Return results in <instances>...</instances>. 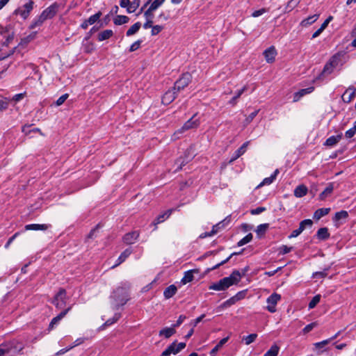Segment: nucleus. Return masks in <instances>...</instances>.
I'll list each match as a JSON object with an SVG mask.
<instances>
[{
    "mask_svg": "<svg viewBox=\"0 0 356 356\" xmlns=\"http://www.w3.org/2000/svg\"><path fill=\"white\" fill-rule=\"evenodd\" d=\"M129 284H122L117 287L111 295V304L113 309L118 310L129 300Z\"/></svg>",
    "mask_w": 356,
    "mask_h": 356,
    "instance_id": "obj_1",
    "label": "nucleus"
},
{
    "mask_svg": "<svg viewBox=\"0 0 356 356\" xmlns=\"http://www.w3.org/2000/svg\"><path fill=\"white\" fill-rule=\"evenodd\" d=\"M245 271L244 270L241 273L237 270H234L229 276L223 277L218 282L211 284L209 289L214 291H225L231 286L237 284L241 281Z\"/></svg>",
    "mask_w": 356,
    "mask_h": 356,
    "instance_id": "obj_2",
    "label": "nucleus"
},
{
    "mask_svg": "<svg viewBox=\"0 0 356 356\" xmlns=\"http://www.w3.org/2000/svg\"><path fill=\"white\" fill-rule=\"evenodd\" d=\"M23 349L21 343L12 341L0 345V356H14Z\"/></svg>",
    "mask_w": 356,
    "mask_h": 356,
    "instance_id": "obj_3",
    "label": "nucleus"
},
{
    "mask_svg": "<svg viewBox=\"0 0 356 356\" xmlns=\"http://www.w3.org/2000/svg\"><path fill=\"white\" fill-rule=\"evenodd\" d=\"M33 1L30 0L23 6L17 8L13 14L16 15H19L22 19H26L29 16L30 13L33 8Z\"/></svg>",
    "mask_w": 356,
    "mask_h": 356,
    "instance_id": "obj_4",
    "label": "nucleus"
},
{
    "mask_svg": "<svg viewBox=\"0 0 356 356\" xmlns=\"http://www.w3.org/2000/svg\"><path fill=\"white\" fill-rule=\"evenodd\" d=\"M191 81V75L190 73H185L175 83L173 89L177 92H179L186 87Z\"/></svg>",
    "mask_w": 356,
    "mask_h": 356,
    "instance_id": "obj_5",
    "label": "nucleus"
},
{
    "mask_svg": "<svg viewBox=\"0 0 356 356\" xmlns=\"http://www.w3.org/2000/svg\"><path fill=\"white\" fill-rule=\"evenodd\" d=\"M66 291L65 289H60L58 292L54 296L52 300V303L57 308H63L66 305Z\"/></svg>",
    "mask_w": 356,
    "mask_h": 356,
    "instance_id": "obj_6",
    "label": "nucleus"
},
{
    "mask_svg": "<svg viewBox=\"0 0 356 356\" xmlns=\"http://www.w3.org/2000/svg\"><path fill=\"white\" fill-rule=\"evenodd\" d=\"M281 296L277 293H272L266 300L268 305L266 309L270 313H275L276 312V305L280 300Z\"/></svg>",
    "mask_w": 356,
    "mask_h": 356,
    "instance_id": "obj_7",
    "label": "nucleus"
},
{
    "mask_svg": "<svg viewBox=\"0 0 356 356\" xmlns=\"http://www.w3.org/2000/svg\"><path fill=\"white\" fill-rule=\"evenodd\" d=\"M338 63V58L337 56H332L324 66L321 75L325 76L332 74L334 68L337 66Z\"/></svg>",
    "mask_w": 356,
    "mask_h": 356,
    "instance_id": "obj_8",
    "label": "nucleus"
},
{
    "mask_svg": "<svg viewBox=\"0 0 356 356\" xmlns=\"http://www.w3.org/2000/svg\"><path fill=\"white\" fill-rule=\"evenodd\" d=\"M196 116V114L193 115L187 122L184 123L179 131L182 133L186 130L197 128L200 125V122Z\"/></svg>",
    "mask_w": 356,
    "mask_h": 356,
    "instance_id": "obj_9",
    "label": "nucleus"
},
{
    "mask_svg": "<svg viewBox=\"0 0 356 356\" xmlns=\"http://www.w3.org/2000/svg\"><path fill=\"white\" fill-rule=\"evenodd\" d=\"M177 92L172 88L168 90L162 97V103L168 105L172 102L177 97Z\"/></svg>",
    "mask_w": 356,
    "mask_h": 356,
    "instance_id": "obj_10",
    "label": "nucleus"
},
{
    "mask_svg": "<svg viewBox=\"0 0 356 356\" xmlns=\"http://www.w3.org/2000/svg\"><path fill=\"white\" fill-rule=\"evenodd\" d=\"M70 309V307H69L68 308L63 310L58 316L54 317L50 322V323L49 325L48 330H53L54 328V327L59 323L60 320L67 314V313L68 312V311Z\"/></svg>",
    "mask_w": 356,
    "mask_h": 356,
    "instance_id": "obj_11",
    "label": "nucleus"
},
{
    "mask_svg": "<svg viewBox=\"0 0 356 356\" xmlns=\"http://www.w3.org/2000/svg\"><path fill=\"white\" fill-rule=\"evenodd\" d=\"M139 237V233L137 231H133L126 234L123 236V241L127 245L134 243Z\"/></svg>",
    "mask_w": 356,
    "mask_h": 356,
    "instance_id": "obj_12",
    "label": "nucleus"
},
{
    "mask_svg": "<svg viewBox=\"0 0 356 356\" xmlns=\"http://www.w3.org/2000/svg\"><path fill=\"white\" fill-rule=\"evenodd\" d=\"M264 55L266 60L268 63H273L275 60V56L277 55V51L275 47L271 46L266 49L264 52Z\"/></svg>",
    "mask_w": 356,
    "mask_h": 356,
    "instance_id": "obj_13",
    "label": "nucleus"
},
{
    "mask_svg": "<svg viewBox=\"0 0 356 356\" xmlns=\"http://www.w3.org/2000/svg\"><path fill=\"white\" fill-rule=\"evenodd\" d=\"M314 90V87L310 86L307 88L300 89L298 92H295L293 95V102L299 101L301 97L305 95L310 94Z\"/></svg>",
    "mask_w": 356,
    "mask_h": 356,
    "instance_id": "obj_14",
    "label": "nucleus"
},
{
    "mask_svg": "<svg viewBox=\"0 0 356 356\" xmlns=\"http://www.w3.org/2000/svg\"><path fill=\"white\" fill-rule=\"evenodd\" d=\"M185 347H186V343L184 342H180L179 343H176V342H173L170 346H168V350H170L171 354H174V355H176L178 353H179Z\"/></svg>",
    "mask_w": 356,
    "mask_h": 356,
    "instance_id": "obj_15",
    "label": "nucleus"
},
{
    "mask_svg": "<svg viewBox=\"0 0 356 356\" xmlns=\"http://www.w3.org/2000/svg\"><path fill=\"white\" fill-rule=\"evenodd\" d=\"M307 193L308 188L304 184L298 185L295 188L293 191L294 195L298 198H300L305 196L307 194Z\"/></svg>",
    "mask_w": 356,
    "mask_h": 356,
    "instance_id": "obj_16",
    "label": "nucleus"
},
{
    "mask_svg": "<svg viewBox=\"0 0 356 356\" xmlns=\"http://www.w3.org/2000/svg\"><path fill=\"white\" fill-rule=\"evenodd\" d=\"M319 16H320L319 14H314L313 15H310V16L307 17V18L302 19L300 22V24L302 27L309 26L312 25V24H314L315 22H316L318 20V19L319 18Z\"/></svg>",
    "mask_w": 356,
    "mask_h": 356,
    "instance_id": "obj_17",
    "label": "nucleus"
},
{
    "mask_svg": "<svg viewBox=\"0 0 356 356\" xmlns=\"http://www.w3.org/2000/svg\"><path fill=\"white\" fill-rule=\"evenodd\" d=\"M132 253V249L131 248H127L124 251H123L119 257L117 259L116 264L114 265L113 267L117 266L124 262L127 258L129 257V255Z\"/></svg>",
    "mask_w": 356,
    "mask_h": 356,
    "instance_id": "obj_18",
    "label": "nucleus"
},
{
    "mask_svg": "<svg viewBox=\"0 0 356 356\" xmlns=\"http://www.w3.org/2000/svg\"><path fill=\"white\" fill-rule=\"evenodd\" d=\"M241 292L238 293L236 296L230 298L229 299L225 301L220 306L222 308L229 307L234 305L241 298Z\"/></svg>",
    "mask_w": 356,
    "mask_h": 356,
    "instance_id": "obj_19",
    "label": "nucleus"
},
{
    "mask_svg": "<svg viewBox=\"0 0 356 356\" xmlns=\"http://www.w3.org/2000/svg\"><path fill=\"white\" fill-rule=\"evenodd\" d=\"M249 144V141H247L244 143L241 147H239L238 149L235 151V152L233 154V156L232 158V161H234L239 158L241 155H243L248 147V145Z\"/></svg>",
    "mask_w": 356,
    "mask_h": 356,
    "instance_id": "obj_20",
    "label": "nucleus"
},
{
    "mask_svg": "<svg viewBox=\"0 0 356 356\" xmlns=\"http://www.w3.org/2000/svg\"><path fill=\"white\" fill-rule=\"evenodd\" d=\"M177 291V287L174 284H172L165 289L163 291V296L165 299H169L175 295Z\"/></svg>",
    "mask_w": 356,
    "mask_h": 356,
    "instance_id": "obj_21",
    "label": "nucleus"
},
{
    "mask_svg": "<svg viewBox=\"0 0 356 356\" xmlns=\"http://www.w3.org/2000/svg\"><path fill=\"white\" fill-rule=\"evenodd\" d=\"M229 222V216L227 217L225 219H224L222 221L217 223L216 225H213L212 227V229L211 231V234H217L220 229L225 227L226 224Z\"/></svg>",
    "mask_w": 356,
    "mask_h": 356,
    "instance_id": "obj_22",
    "label": "nucleus"
},
{
    "mask_svg": "<svg viewBox=\"0 0 356 356\" xmlns=\"http://www.w3.org/2000/svg\"><path fill=\"white\" fill-rule=\"evenodd\" d=\"M172 211L173 209H168L163 212V213L159 215L158 217L154 220V224L157 225L165 221L172 214Z\"/></svg>",
    "mask_w": 356,
    "mask_h": 356,
    "instance_id": "obj_23",
    "label": "nucleus"
},
{
    "mask_svg": "<svg viewBox=\"0 0 356 356\" xmlns=\"http://www.w3.org/2000/svg\"><path fill=\"white\" fill-rule=\"evenodd\" d=\"M229 337L222 339L217 345L210 351V356H215L218 351L227 342Z\"/></svg>",
    "mask_w": 356,
    "mask_h": 356,
    "instance_id": "obj_24",
    "label": "nucleus"
},
{
    "mask_svg": "<svg viewBox=\"0 0 356 356\" xmlns=\"http://www.w3.org/2000/svg\"><path fill=\"white\" fill-rule=\"evenodd\" d=\"M195 272V270H190L188 271H186L184 273V277H182L181 282L183 284H186L188 282H191L193 280L194 276L193 273Z\"/></svg>",
    "mask_w": 356,
    "mask_h": 356,
    "instance_id": "obj_25",
    "label": "nucleus"
},
{
    "mask_svg": "<svg viewBox=\"0 0 356 356\" xmlns=\"http://www.w3.org/2000/svg\"><path fill=\"white\" fill-rule=\"evenodd\" d=\"M279 171L278 170H275V171L268 177L265 178L258 186V187L266 186V185H270L272 184L275 179H276V177L278 174Z\"/></svg>",
    "mask_w": 356,
    "mask_h": 356,
    "instance_id": "obj_26",
    "label": "nucleus"
},
{
    "mask_svg": "<svg viewBox=\"0 0 356 356\" xmlns=\"http://www.w3.org/2000/svg\"><path fill=\"white\" fill-rule=\"evenodd\" d=\"M330 211V208H321L317 209L314 213V218L316 220H319L322 217L327 215Z\"/></svg>",
    "mask_w": 356,
    "mask_h": 356,
    "instance_id": "obj_27",
    "label": "nucleus"
},
{
    "mask_svg": "<svg viewBox=\"0 0 356 356\" xmlns=\"http://www.w3.org/2000/svg\"><path fill=\"white\" fill-rule=\"evenodd\" d=\"M341 134L332 136L329 137L325 142L324 145L330 147L335 145L341 138Z\"/></svg>",
    "mask_w": 356,
    "mask_h": 356,
    "instance_id": "obj_28",
    "label": "nucleus"
},
{
    "mask_svg": "<svg viewBox=\"0 0 356 356\" xmlns=\"http://www.w3.org/2000/svg\"><path fill=\"white\" fill-rule=\"evenodd\" d=\"M334 190L333 184L331 183L330 184L325 190L319 195V200H325L327 197L331 195Z\"/></svg>",
    "mask_w": 356,
    "mask_h": 356,
    "instance_id": "obj_29",
    "label": "nucleus"
},
{
    "mask_svg": "<svg viewBox=\"0 0 356 356\" xmlns=\"http://www.w3.org/2000/svg\"><path fill=\"white\" fill-rule=\"evenodd\" d=\"M316 236L320 240H326L330 237L328 229L327 227L320 228L316 233Z\"/></svg>",
    "mask_w": 356,
    "mask_h": 356,
    "instance_id": "obj_30",
    "label": "nucleus"
},
{
    "mask_svg": "<svg viewBox=\"0 0 356 356\" xmlns=\"http://www.w3.org/2000/svg\"><path fill=\"white\" fill-rule=\"evenodd\" d=\"M175 333V327H165L159 331V336H163L165 338H170Z\"/></svg>",
    "mask_w": 356,
    "mask_h": 356,
    "instance_id": "obj_31",
    "label": "nucleus"
},
{
    "mask_svg": "<svg viewBox=\"0 0 356 356\" xmlns=\"http://www.w3.org/2000/svg\"><path fill=\"white\" fill-rule=\"evenodd\" d=\"M113 35V32L112 30L107 29V30L103 31L99 33L98 40L100 42L104 41V40H107V39L110 38L111 37H112Z\"/></svg>",
    "mask_w": 356,
    "mask_h": 356,
    "instance_id": "obj_32",
    "label": "nucleus"
},
{
    "mask_svg": "<svg viewBox=\"0 0 356 356\" xmlns=\"http://www.w3.org/2000/svg\"><path fill=\"white\" fill-rule=\"evenodd\" d=\"M247 90V86H244L241 89L236 92L235 95L229 100V103L232 105H235L237 99L242 95V94Z\"/></svg>",
    "mask_w": 356,
    "mask_h": 356,
    "instance_id": "obj_33",
    "label": "nucleus"
},
{
    "mask_svg": "<svg viewBox=\"0 0 356 356\" xmlns=\"http://www.w3.org/2000/svg\"><path fill=\"white\" fill-rule=\"evenodd\" d=\"M22 131L26 135H30V137H33V136L31 134H38L39 135H42L40 131L35 128H31V126H25L22 129Z\"/></svg>",
    "mask_w": 356,
    "mask_h": 356,
    "instance_id": "obj_34",
    "label": "nucleus"
},
{
    "mask_svg": "<svg viewBox=\"0 0 356 356\" xmlns=\"http://www.w3.org/2000/svg\"><path fill=\"white\" fill-rule=\"evenodd\" d=\"M141 26L140 22H138L133 24L127 31L126 35L131 36L138 31Z\"/></svg>",
    "mask_w": 356,
    "mask_h": 356,
    "instance_id": "obj_35",
    "label": "nucleus"
},
{
    "mask_svg": "<svg viewBox=\"0 0 356 356\" xmlns=\"http://www.w3.org/2000/svg\"><path fill=\"white\" fill-rule=\"evenodd\" d=\"M129 22V17L126 15H117L113 19V23L115 25H122Z\"/></svg>",
    "mask_w": 356,
    "mask_h": 356,
    "instance_id": "obj_36",
    "label": "nucleus"
},
{
    "mask_svg": "<svg viewBox=\"0 0 356 356\" xmlns=\"http://www.w3.org/2000/svg\"><path fill=\"white\" fill-rule=\"evenodd\" d=\"M313 225V221L311 219L302 220L299 224V229L302 232L306 228H311Z\"/></svg>",
    "mask_w": 356,
    "mask_h": 356,
    "instance_id": "obj_37",
    "label": "nucleus"
},
{
    "mask_svg": "<svg viewBox=\"0 0 356 356\" xmlns=\"http://www.w3.org/2000/svg\"><path fill=\"white\" fill-rule=\"evenodd\" d=\"M299 3H300L299 0H290L288 2L286 6L285 7V12L289 13V12L292 11L296 7H297L298 6Z\"/></svg>",
    "mask_w": 356,
    "mask_h": 356,
    "instance_id": "obj_38",
    "label": "nucleus"
},
{
    "mask_svg": "<svg viewBox=\"0 0 356 356\" xmlns=\"http://www.w3.org/2000/svg\"><path fill=\"white\" fill-rule=\"evenodd\" d=\"M25 230H43L44 229V225L42 224H29L24 227Z\"/></svg>",
    "mask_w": 356,
    "mask_h": 356,
    "instance_id": "obj_39",
    "label": "nucleus"
},
{
    "mask_svg": "<svg viewBox=\"0 0 356 356\" xmlns=\"http://www.w3.org/2000/svg\"><path fill=\"white\" fill-rule=\"evenodd\" d=\"M269 225L268 223L261 224L257 226L256 232L259 236H263L267 231Z\"/></svg>",
    "mask_w": 356,
    "mask_h": 356,
    "instance_id": "obj_40",
    "label": "nucleus"
},
{
    "mask_svg": "<svg viewBox=\"0 0 356 356\" xmlns=\"http://www.w3.org/2000/svg\"><path fill=\"white\" fill-rule=\"evenodd\" d=\"M280 348L277 345L272 346L270 349L264 355V356H277Z\"/></svg>",
    "mask_w": 356,
    "mask_h": 356,
    "instance_id": "obj_41",
    "label": "nucleus"
},
{
    "mask_svg": "<svg viewBox=\"0 0 356 356\" xmlns=\"http://www.w3.org/2000/svg\"><path fill=\"white\" fill-rule=\"evenodd\" d=\"M140 3V0H134L133 1H131V4H129V6H128L127 13H132L135 12L139 7Z\"/></svg>",
    "mask_w": 356,
    "mask_h": 356,
    "instance_id": "obj_42",
    "label": "nucleus"
},
{
    "mask_svg": "<svg viewBox=\"0 0 356 356\" xmlns=\"http://www.w3.org/2000/svg\"><path fill=\"white\" fill-rule=\"evenodd\" d=\"M257 337V334H250L246 337H243V341L245 342V345H250L253 343Z\"/></svg>",
    "mask_w": 356,
    "mask_h": 356,
    "instance_id": "obj_43",
    "label": "nucleus"
},
{
    "mask_svg": "<svg viewBox=\"0 0 356 356\" xmlns=\"http://www.w3.org/2000/svg\"><path fill=\"white\" fill-rule=\"evenodd\" d=\"M120 314H115L114 316H113V318H109L108 319L103 325L102 327H106V326H109V325H111L112 324H113L114 323H115L117 321H118V319L120 318Z\"/></svg>",
    "mask_w": 356,
    "mask_h": 356,
    "instance_id": "obj_44",
    "label": "nucleus"
},
{
    "mask_svg": "<svg viewBox=\"0 0 356 356\" xmlns=\"http://www.w3.org/2000/svg\"><path fill=\"white\" fill-rule=\"evenodd\" d=\"M10 99L6 97L0 99V112L6 110L9 106Z\"/></svg>",
    "mask_w": 356,
    "mask_h": 356,
    "instance_id": "obj_45",
    "label": "nucleus"
},
{
    "mask_svg": "<svg viewBox=\"0 0 356 356\" xmlns=\"http://www.w3.org/2000/svg\"><path fill=\"white\" fill-rule=\"evenodd\" d=\"M252 239V234L251 233H249L248 234H247L245 236H244L242 239H241L237 245L238 246H243L247 243H248L249 242H250Z\"/></svg>",
    "mask_w": 356,
    "mask_h": 356,
    "instance_id": "obj_46",
    "label": "nucleus"
},
{
    "mask_svg": "<svg viewBox=\"0 0 356 356\" xmlns=\"http://www.w3.org/2000/svg\"><path fill=\"white\" fill-rule=\"evenodd\" d=\"M348 216V213L346 211H340L339 212H337L334 216V220L338 221L341 219H346Z\"/></svg>",
    "mask_w": 356,
    "mask_h": 356,
    "instance_id": "obj_47",
    "label": "nucleus"
},
{
    "mask_svg": "<svg viewBox=\"0 0 356 356\" xmlns=\"http://www.w3.org/2000/svg\"><path fill=\"white\" fill-rule=\"evenodd\" d=\"M321 300V295L318 294L313 297V298L311 300V301L309 303V308L313 309L314 308L316 305L320 302Z\"/></svg>",
    "mask_w": 356,
    "mask_h": 356,
    "instance_id": "obj_48",
    "label": "nucleus"
},
{
    "mask_svg": "<svg viewBox=\"0 0 356 356\" xmlns=\"http://www.w3.org/2000/svg\"><path fill=\"white\" fill-rule=\"evenodd\" d=\"M102 13L98 12L95 13V15H91L88 19L87 22L88 24H90V25L94 24L101 17Z\"/></svg>",
    "mask_w": 356,
    "mask_h": 356,
    "instance_id": "obj_49",
    "label": "nucleus"
},
{
    "mask_svg": "<svg viewBox=\"0 0 356 356\" xmlns=\"http://www.w3.org/2000/svg\"><path fill=\"white\" fill-rule=\"evenodd\" d=\"M165 0H154L149 6V8L155 11L165 2Z\"/></svg>",
    "mask_w": 356,
    "mask_h": 356,
    "instance_id": "obj_50",
    "label": "nucleus"
},
{
    "mask_svg": "<svg viewBox=\"0 0 356 356\" xmlns=\"http://www.w3.org/2000/svg\"><path fill=\"white\" fill-rule=\"evenodd\" d=\"M330 342V339H325L322 341L314 343V346L316 349H323L325 347V346H327Z\"/></svg>",
    "mask_w": 356,
    "mask_h": 356,
    "instance_id": "obj_51",
    "label": "nucleus"
},
{
    "mask_svg": "<svg viewBox=\"0 0 356 356\" xmlns=\"http://www.w3.org/2000/svg\"><path fill=\"white\" fill-rule=\"evenodd\" d=\"M57 6H51L47 9H46V17H51L56 13Z\"/></svg>",
    "mask_w": 356,
    "mask_h": 356,
    "instance_id": "obj_52",
    "label": "nucleus"
},
{
    "mask_svg": "<svg viewBox=\"0 0 356 356\" xmlns=\"http://www.w3.org/2000/svg\"><path fill=\"white\" fill-rule=\"evenodd\" d=\"M163 26L161 25H154L152 27L151 34L152 35H158L162 30Z\"/></svg>",
    "mask_w": 356,
    "mask_h": 356,
    "instance_id": "obj_53",
    "label": "nucleus"
},
{
    "mask_svg": "<svg viewBox=\"0 0 356 356\" xmlns=\"http://www.w3.org/2000/svg\"><path fill=\"white\" fill-rule=\"evenodd\" d=\"M327 269H325V270L323 271H317V272H314L312 274V278H317V277H321V278H324L327 276Z\"/></svg>",
    "mask_w": 356,
    "mask_h": 356,
    "instance_id": "obj_54",
    "label": "nucleus"
},
{
    "mask_svg": "<svg viewBox=\"0 0 356 356\" xmlns=\"http://www.w3.org/2000/svg\"><path fill=\"white\" fill-rule=\"evenodd\" d=\"M291 250H292V247H288L285 245H283L279 248V253L280 254H286L290 252L291 251Z\"/></svg>",
    "mask_w": 356,
    "mask_h": 356,
    "instance_id": "obj_55",
    "label": "nucleus"
},
{
    "mask_svg": "<svg viewBox=\"0 0 356 356\" xmlns=\"http://www.w3.org/2000/svg\"><path fill=\"white\" fill-rule=\"evenodd\" d=\"M238 253H236V252H234L232 254H231L227 259H225V260L222 261L221 262L217 264L216 265H215L211 269L212 270H215V269H217L220 266L226 264L227 262L229 261V260L231 259V257L234 255V254H237Z\"/></svg>",
    "mask_w": 356,
    "mask_h": 356,
    "instance_id": "obj_56",
    "label": "nucleus"
},
{
    "mask_svg": "<svg viewBox=\"0 0 356 356\" xmlns=\"http://www.w3.org/2000/svg\"><path fill=\"white\" fill-rule=\"evenodd\" d=\"M259 113V110L254 111V112L251 113L245 119V124H250L253 119L257 116V115Z\"/></svg>",
    "mask_w": 356,
    "mask_h": 356,
    "instance_id": "obj_57",
    "label": "nucleus"
},
{
    "mask_svg": "<svg viewBox=\"0 0 356 356\" xmlns=\"http://www.w3.org/2000/svg\"><path fill=\"white\" fill-rule=\"evenodd\" d=\"M154 11V10H152L149 7L148 9L144 13V16H145V19L147 20H152V19L154 17V14H153Z\"/></svg>",
    "mask_w": 356,
    "mask_h": 356,
    "instance_id": "obj_58",
    "label": "nucleus"
},
{
    "mask_svg": "<svg viewBox=\"0 0 356 356\" xmlns=\"http://www.w3.org/2000/svg\"><path fill=\"white\" fill-rule=\"evenodd\" d=\"M316 326V323H311L307 325L303 328L302 332L304 334H307V333L309 332L310 331H312Z\"/></svg>",
    "mask_w": 356,
    "mask_h": 356,
    "instance_id": "obj_59",
    "label": "nucleus"
},
{
    "mask_svg": "<svg viewBox=\"0 0 356 356\" xmlns=\"http://www.w3.org/2000/svg\"><path fill=\"white\" fill-rule=\"evenodd\" d=\"M68 97V94H64L63 95H61L56 102V106H60L62 105L65 102V100L67 99Z\"/></svg>",
    "mask_w": 356,
    "mask_h": 356,
    "instance_id": "obj_60",
    "label": "nucleus"
},
{
    "mask_svg": "<svg viewBox=\"0 0 356 356\" xmlns=\"http://www.w3.org/2000/svg\"><path fill=\"white\" fill-rule=\"evenodd\" d=\"M205 316V314H202L201 316H200L199 317H197V318L194 319L193 321H192L190 323V325L194 328L195 327L197 326V325L202 321V320L204 318Z\"/></svg>",
    "mask_w": 356,
    "mask_h": 356,
    "instance_id": "obj_61",
    "label": "nucleus"
},
{
    "mask_svg": "<svg viewBox=\"0 0 356 356\" xmlns=\"http://www.w3.org/2000/svg\"><path fill=\"white\" fill-rule=\"evenodd\" d=\"M266 12H267V10L266 8H261V9L254 11L252 13V16L253 17H258Z\"/></svg>",
    "mask_w": 356,
    "mask_h": 356,
    "instance_id": "obj_62",
    "label": "nucleus"
},
{
    "mask_svg": "<svg viewBox=\"0 0 356 356\" xmlns=\"http://www.w3.org/2000/svg\"><path fill=\"white\" fill-rule=\"evenodd\" d=\"M140 44H141V41H140V40H137V41H136L135 42H134V43L130 46L129 51H130L131 52H132V51H135L136 50H137V49L140 47Z\"/></svg>",
    "mask_w": 356,
    "mask_h": 356,
    "instance_id": "obj_63",
    "label": "nucleus"
},
{
    "mask_svg": "<svg viewBox=\"0 0 356 356\" xmlns=\"http://www.w3.org/2000/svg\"><path fill=\"white\" fill-rule=\"evenodd\" d=\"M356 134V131L353 129V127L347 130L345 133V136L347 138H351Z\"/></svg>",
    "mask_w": 356,
    "mask_h": 356,
    "instance_id": "obj_64",
    "label": "nucleus"
}]
</instances>
